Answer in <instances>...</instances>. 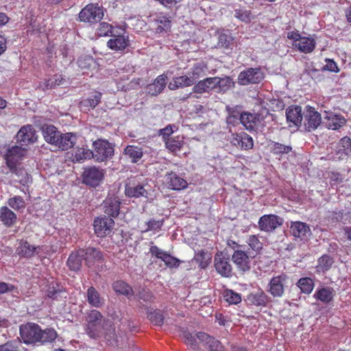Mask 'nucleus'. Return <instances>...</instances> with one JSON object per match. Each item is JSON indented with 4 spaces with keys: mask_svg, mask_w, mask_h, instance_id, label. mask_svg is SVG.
I'll return each instance as SVG.
<instances>
[{
    "mask_svg": "<svg viewBox=\"0 0 351 351\" xmlns=\"http://www.w3.org/2000/svg\"><path fill=\"white\" fill-rule=\"evenodd\" d=\"M198 333L199 332L193 335L186 330L182 332V336L183 338L184 339V343L194 350H198V345L197 342V339H198L197 335Z\"/></svg>",
    "mask_w": 351,
    "mask_h": 351,
    "instance_id": "13d9d810",
    "label": "nucleus"
},
{
    "mask_svg": "<svg viewBox=\"0 0 351 351\" xmlns=\"http://www.w3.org/2000/svg\"><path fill=\"white\" fill-rule=\"evenodd\" d=\"M0 221L4 226L10 228L17 221V215L7 206L0 208Z\"/></svg>",
    "mask_w": 351,
    "mask_h": 351,
    "instance_id": "72a5a7b5",
    "label": "nucleus"
},
{
    "mask_svg": "<svg viewBox=\"0 0 351 351\" xmlns=\"http://www.w3.org/2000/svg\"><path fill=\"white\" fill-rule=\"evenodd\" d=\"M194 84L189 75H182L173 78L169 82L168 88L170 90H176L180 88L190 86Z\"/></svg>",
    "mask_w": 351,
    "mask_h": 351,
    "instance_id": "a19ab883",
    "label": "nucleus"
},
{
    "mask_svg": "<svg viewBox=\"0 0 351 351\" xmlns=\"http://www.w3.org/2000/svg\"><path fill=\"white\" fill-rule=\"evenodd\" d=\"M207 68V64L203 61L196 62L193 64L191 71L189 73V75L194 84L197 80L206 74Z\"/></svg>",
    "mask_w": 351,
    "mask_h": 351,
    "instance_id": "79ce46f5",
    "label": "nucleus"
},
{
    "mask_svg": "<svg viewBox=\"0 0 351 351\" xmlns=\"http://www.w3.org/2000/svg\"><path fill=\"white\" fill-rule=\"evenodd\" d=\"M230 143L233 145L245 150L251 149L254 147V141L252 137L244 132L232 134L230 138Z\"/></svg>",
    "mask_w": 351,
    "mask_h": 351,
    "instance_id": "412c9836",
    "label": "nucleus"
},
{
    "mask_svg": "<svg viewBox=\"0 0 351 351\" xmlns=\"http://www.w3.org/2000/svg\"><path fill=\"white\" fill-rule=\"evenodd\" d=\"M264 117L261 113H251L243 112L241 117V124L248 131L252 132L262 125Z\"/></svg>",
    "mask_w": 351,
    "mask_h": 351,
    "instance_id": "ddd939ff",
    "label": "nucleus"
},
{
    "mask_svg": "<svg viewBox=\"0 0 351 351\" xmlns=\"http://www.w3.org/2000/svg\"><path fill=\"white\" fill-rule=\"evenodd\" d=\"M120 201L117 198L110 197L104 201V213L111 218L116 217L119 214Z\"/></svg>",
    "mask_w": 351,
    "mask_h": 351,
    "instance_id": "7c9ffc66",
    "label": "nucleus"
},
{
    "mask_svg": "<svg viewBox=\"0 0 351 351\" xmlns=\"http://www.w3.org/2000/svg\"><path fill=\"white\" fill-rule=\"evenodd\" d=\"M105 171L103 169L95 166L88 167L82 173V180L84 184L90 186H97L104 179Z\"/></svg>",
    "mask_w": 351,
    "mask_h": 351,
    "instance_id": "1a4fd4ad",
    "label": "nucleus"
},
{
    "mask_svg": "<svg viewBox=\"0 0 351 351\" xmlns=\"http://www.w3.org/2000/svg\"><path fill=\"white\" fill-rule=\"evenodd\" d=\"M265 75L261 68H247L241 71L237 77V83L241 86L257 84L264 79Z\"/></svg>",
    "mask_w": 351,
    "mask_h": 351,
    "instance_id": "423d86ee",
    "label": "nucleus"
},
{
    "mask_svg": "<svg viewBox=\"0 0 351 351\" xmlns=\"http://www.w3.org/2000/svg\"><path fill=\"white\" fill-rule=\"evenodd\" d=\"M333 263L334 260L332 256L328 254H324L318 259L317 270L326 272L331 268Z\"/></svg>",
    "mask_w": 351,
    "mask_h": 351,
    "instance_id": "864d4df0",
    "label": "nucleus"
},
{
    "mask_svg": "<svg viewBox=\"0 0 351 351\" xmlns=\"http://www.w3.org/2000/svg\"><path fill=\"white\" fill-rule=\"evenodd\" d=\"M270 152L274 155L282 156L283 154H289L292 151V147L290 145H286L278 142H271L269 145Z\"/></svg>",
    "mask_w": 351,
    "mask_h": 351,
    "instance_id": "8fccbe9b",
    "label": "nucleus"
},
{
    "mask_svg": "<svg viewBox=\"0 0 351 351\" xmlns=\"http://www.w3.org/2000/svg\"><path fill=\"white\" fill-rule=\"evenodd\" d=\"M149 253L152 256H155L163 261L165 265L169 268H177L180 264V261L178 258L162 250L156 245H152L150 247Z\"/></svg>",
    "mask_w": 351,
    "mask_h": 351,
    "instance_id": "f8f14e48",
    "label": "nucleus"
},
{
    "mask_svg": "<svg viewBox=\"0 0 351 351\" xmlns=\"http://www.w3.org/2000/svg\"><path fill=\"white\" fill-rule=\"evenodd\" d=\"M43 134L45 140L53 145L58 142L60 132L52 125H45L43 127Z\"/></svg>",
    "mask_w": 351,
    "mask_h": 351,
    "instance_id": "58836bf2",
    "label": "nucleus"
},
{
    "mask_svg": "<svg viewBox=\"0 0 351 351\" xmlns=\"http://www.w3.org/2000/svg\"><path fill=\"white\" fill-rule=\"evenodd\" d=\"M233 38L225 34L221 33L218 36L217 46L219 48L230 49L232 44Z\"/></svg>",
    "mask_w": 351,
    "mask_h": 351,
    "instance_id": "69168bd1",
    "label": "nucleus"
},
{
    "mask_svg": "<svg viewBox=\"0 0 351 351\" xmlns=\"http://www.w3.org/2000/svg\"><path fill=\"white\" fill-rule=\"evenodd\" d=\"M86 298L88 303L96 308L101 307L105 303L104 298L101 296L99 291L93 286L87 289Z\"/></svg>",
    "mask_w": 351,
    "mask_h": 351,
    "instance_id": "c9c22d12",
    "label": "nucleus"
},
{
    "mask_svg": "<svg viewBox=\"0 0 351 351\" xmlns=\"http://www.w3.org/2000/svg\"><path fill=\"white\" fill-rule=\"evenodd\" d=\"M305 128L308 131L315 130L320 125L322 121L321 114L310 108L305 115Z\"/></svg>",
    "mask_w": 351,
    "mask_h": 351,
    "instance_id": "bb28decb",
    "label": "nucleus"
},
{
    "mask_svg": "<svg viewBox=\"0 0 351 351\" xmlns=\"http://www.w3.org/2000/svg\"><path fill=\"white\" fill-rule=\"evenodd\" d=\"M164 180L167 187L171 190L180 191L188 186L186 180L172 171L165 173Z\"/></svg>",
    "mask_w": 351,
    "mask_h": 351,
    "instance_id": "2eb2a0df",
    "label": "nucleus"
},
{
    "mask_svg": "<svg viewBox=\"0 0 351 351\" xmlns=\"http://www.w3.org/2000/svg\"><path fill=\"white\" fill-rule=\"evenodd\" d=\"M285 275H280L273 277L269 284L267 292L274 298H281L285 293L284 282L286 280Z\"/></svg>",
    "mask_w": 351,
    "mask_h": 351,
    "instance_id": "aec40b11",
    "label": "nucleus"
},
{
    "mask_svg": "<svg viewBox=\"0 0 351 351\" xmlns=\"http://www.w3.org/2000/svg\"><path fill=\"white\" fill-rule=\"evenodd\" d=\"M246 301L248 304L257 307H266L270 302V298L263 291L258 289L247 295Z\"/></svg>",
    "mask_w": 351,
    "mask_h": 351,
    "instance_id": "6ab92c4d",
    "label": "nucleus"
},
{
    "mask_svg": "<svg viewBox=\"0 0 351 351\" xmlns=\"http://www.w3.org/2000/svg\"><path fill=\"white\" fill-rule=\"evenodd\" d=\"M83 251L85 265L95 271H101L106 262L104 252L99 248L91 246L83 248Z\"/></svg>",
    "mask_w": 351,
    "mask_h": 351,
    "instance_id": "7ed1b4c3",
    "label": "nucleus"
},
{
    "mask_svg": "<svg viewBox=\"0 0 351 351\" xmlns=\"http://www.w3.org/2000/svg\"><path fill=\"white\" fill-rule=\"evenodd\" d=\"M21 341L19 339H12L0 345V351H20Z\"/></svg>",
    "mask_w": 351,
    "mask_h": 351,
    "instance_id": "bf43d9fd",
    "label": "nucleus"
},
{
    "mask_svg": "<svg viewBox=\"0 0 351 351\" xmlns=\"http://www.w3.org/2000/svg\"><path fill=\"white\" fill-rule=\"evenodd\" d=\"M293 46L302 53H310L315 49L316 41L313 38L302 36L298 42L293 43Z\"/></svg>",
    "mask_w": 351,
    "mask_h": 351,
    "instance_id": "c85d7f7f",
    "label": "nucleus"
},
{
    "mask_svg": "<svg viewBox=\"0 0 351 351\" xmlns=\"http://www.w3.org/2000/svg\"><path fill=\"white\" fill-rule=\"evenodd\" d=\"M93 158L97 162H104L114 154V146L107 140L97 139L93 143Z\"/></svg>",
    "mask_w": 351,
    "mask_h": 351,
    "instance_id": "39448f33",
    "label": "nucleus"
},
{
    "mask_svg": "<svg viewBox=\"0 0 351 351\" xmlns=\"http://www.w3.org/2000/svg\"><path fill=\"white\" fill-rule=\"evenodd\" d=\"M19 332L23 342L27 345L52 342L57 337L54 329L42 330L38 324L31 322L20 326Z\"/></svg>",
    "mask_w": 351,
    "mask_h": 351,
    "instance_id": "f03ea898",
    "label": "nucleus"
},
{
    "mask_svg": "<svg viewBox=\"0 0 351 351\" xmlns=\"http://www.w3.org/2000/svg\"><path fill=\"white\" fill-rule=\"evenodd\" d=\"M296 285L300 289L301 292L305 294H310L315 285L313 280L308 277L300 278Z\"/></svg>",
    "mask_w": 351,
    "mask_h": 351,
    "instance_id": "3c124183",
    "label": "nucleus"
},
{
    "mask_svg": "<svg viewBox=\"0 0 351 351\" xmlns=\"http://www.w3.org/2000/svg\"><path fill=\"white\" fill-rule=\"evenodd\" d=\"M337 154H339V158L342 159L351 154V138L348 136L341 138L337 144Z\"/></svg>",
    "mask_w": 351,
    "mask_h": 351,
    "instance_id": "c03bdc74",
    "label": "nucleus"
},
{
    "mask_svg": "<svg viewBox=\"0 0 351 351\" xmlns=\"http://www.w3.org/2000/svg\"><path fill=\"white\" fill-rule=\"evenodd\" d=\"M335 295V291L332 287H322L317 289L313 297L324 304H329L334 300Z\"/></svg>",
    "mask_w": 351,
    "mask_h": 351,
    "instance_id": "4be33fe9",
    "label": "nucleus"
},
{
    "mask_svg": "<svg viewBox=\"0 0 351 351\" xmlns=\"http://www.w3.org/2000/svg\"><path fill=\"white\" fill-rule=\"evenodd\" d=\"M104 15V8L98 3H88L78 14L79 21L89 24L100 22Z\"/></svg>",
    "mask_w": 351,
    "mask_h": 351,
    "instance_id": "20e7f679",
    "label": "nucleus"
},
{
    "mask_svg": "<svg viewBox=\"0 0 351 351\" xmlns=\"http://www.w3.org/2000/svg\"><path fill=\"white\" fill-rule=\"evenodd\" d=\"M8 204L15 210H23L26 206V203L24 199L21 196H14L9 198L8 200Z\"/></svg>",
    "mask_w": 351,
    "mask_h": 351,
    "instance_id": "680f3d73",
    "label": "nucleus"
},
{
    "mask_svg": "<svg viewBox=\"0 0 351 351\" xmlns=\"http://www.w3.org/2000/svg\"><path fill=\"white\" fill-rule=\"evenodd\" d=\"M247 243L252 251L256 254L259 253L263 249V243L260 241L256 235H250L247 241Z\"/></svg>",
    "mask_w": 351,
    "mask_h": 351,
    "instance_id": "0e129e2a",
    "label": "nucleus"
},
{
    "mask_svg": "<svg viewBox=\"0 0 351 351\" xmlns=\"http://www.w3.org/2000/svg\"><path fill=\"white\" fill-rule=\"evenodd\" d=\"M114 226V219L106 215L95 218L93 222L95 233L97 237L100 238H103L110 234Z\"/></svg>",
    "mask_w": 351,
    "mask_h": 351,
    "instance_id": "0eeeda50",
    "label": "nucleus"
},
{
    "mask_svg": "<svg viewBox=\"0 0 351 351\" xmlns=\"http://www.w3.org/2000/svg\"><path fill=\"white\" fill-rule=\"evenodd\" d=\"M283 220L276 215H265L258 221V226L261 230L272 232L282 224Z\"/></svg>",
    "mask_w": 351,
    "mask_h": 351,
    "instance_id": "dca6fc26",
    "label": "nucleus"
},
{
    "mask_svg": "<svg viewBox=\"0 0 351 351\" xmlns=\"http://www.w3.org/2000/svg\"><path fill=\"white\" fill-rule=\"evenodd\" d=\"M83 248H79L73 251L66 261V265L69 269L74 271H80L84 260Z\"/></svg>",
    "mask_w": 351,
    "mask_h": 351,
    "instance_id": "a878e982",
    "label": "nucleus"
},
{
    "mask_svg": "<svg viewBox=\"0 0 351 351\" xmlns=\"http://www.w3.org/2000/svg\"><path fill=\"white\" fill-rule=\"evenodd\" d=\"M25 152V149L18 145H14L7 149L5 154V160L12 173H16V164L23 159Z\"/></svg>",
    "mask_w": 351,
    "mask_h": 351,
    "instance_id": "6e6552de",
    "label": "nucleus"
},
{
    "mask_svg": "<svg viewBox=\"0 0 351 351\" xmlns=\"http://www.w3.org/2000/svg\"><path fill=\"white\" fill-rule=\"evenodd\" d=\"M152 23L157 34L167 33L171 27V21L168 14L164 12L156 13L154 15Z\"/></svg>",
    "mask_w": 351,
    "mask_h": 351,
    "instance_id": "f3484780",
    "label": "nucleus"
},
{
    "mask_svg": "<svg viewBox=\"0 0 351 351\" xmlns=\"http://www.w3.org/2000/svg\"><path fill=\"white\" fill-rule=\"evenodd\" d=\"M17 141L22 145H28L37 141V134L32 125H25L21 128L16 135Z\"/></svg>",
    "mask_w": 351,
    "mask_h": 351,
    "instance_id": "4468645a",
    "label": "nucleus"
},
{
    "mask_svg": "<svg viewBox=\"0 0 351 351\" xmlns=\"http://www.w3.org/2000/svg\"><path fill=\"white\" fill-rule=\"evenodd\" d=\"M143 185L137 182L134 178H128L125 186V194L129 197H140L147 195Z\"/></svg>",
    "mask_w": 351,
    "mask_h": 351,
    "instance_id": "a211bd4d",
    "label": "nucleus"
},
{
    "mask_svg": "<svg viewBox=\"0 0 351 351\" xmlns=\"http://www.w3.org/2000/svg\"><path fill=\"white\" fill-rule=\"evenodd\" d=\"M76 141L77 136L74 133H60L58 138V142L55 143L54 146L62 150H68L73 147Z\"/></svg>",
    "mask_w": 351,
    "mask_h": 351,
    "instance_id": "5701e85b",
    "label": "nucleus"
},
{
    "mask_svg": "<svg viewBox=\"0 0 351 351\" xmlns=\"http://www.w3.org/2000/svg\"><path fill=\"white\" fill-rule=\"evenodd\" d=\"M113 290L119 294L129 296L133 294L132 288L123 280H117L112 284Z\"/></svg>",
    "mask_w": 351,
    "mask_h": 351,
    "instance_id": "09e8293b",
    "label": "nucleus"
},
{
    "mask_svg": "<svg viewBox=\"0 0 351 351\" xmlns=\"http://www.w3.org/2000/svg\"><path fill=\"white\" fill-rule=\"evenodd\" d=\"M286 117L288 122L293 123L294 125H299L302 121V107L299 106H289L286 110Z\"/></svg>",
    "mask_w": 351,
    "mask_h": 351,
    "instance_id": "e433bc0d",
    "label": "nucleus"
},
{
    "mask_svg": "<svg viewBox=\"0 0 351 351\" xmlns=\"http://www.w3.org/2000/svg\"><path fill=\"white\" fill-rule=\"evenodd\" d=\"M36 250L37 247L31 245L27 241L21 240L16 249V252L21 257L30 258L35 254Z\"/></svg>",
    "mask_w": 351,
    "mask_h": 351,
    "instance_id": "ea45409f",
    "label": "nucleus"
},
{
    "mask_svg": "<svg viewBox=\"0 0 351 351\" xmlns=\"http://www.w3.org/2000/svg\"><path fill=\"white\" fill-rule=\"evenodd\" d=\"M164 220H155L151 219L145 223V228L142 230V232H147L149 231H158L163 226Z\"/></svg>",
    "mask_w": 351,
    "mask_h": 351,
    "instance_id": "338daca9",
    "label": "nucleus"
},
{
    "mask_svg": "<svg viewBox=\"0 0 351 351\" xmlns=\"http://www.w3.org/2000/svg\"><path fill=\"white\" fill-rule=\"evenodd\" d=\"M254 257V254L252 255L251 252L245 251V248H243L241 250L234 252L232 260L239 269L246 271L250 270L251 259Z\"/></svg>",
    "mask_w": 351,
    "mask_h": 351,
    "instance_id": "9b49d317",
    "label": "nucleus"
},
{
    "mask_svg": "<svg viewBox=\"0 0 351 351\" xmlns=\"http://www.w3.org/2000/svg\"><path fill=\"white\" fill-rule=\"evenodd\" d=\"M197 337L199 341L208 346L210 351H225L221 343L207 333L199 332Z\"/></svg>",
    "mask_w": 351,
    "mask_h": 351,
    "instance_id": "393cba45",
    "label": "nucleus"
},
{
    "mask_svg": "<svg viewBox=\"0 0 351 351\" xmlns=\"http://www.w3.org/2000/svg\"><path fill=\"white\" fill-rule=\"evenodd\" d=\"M167 79V75L165 73L158 75L152 84L147 86V93L152 96L160 94L166 87Z\"/></svg>",
    "mask_w": 351,
    "mask_h": 351,
    "instance_id": "b1692460",
    "label": "nucleus"
},
{
    "mask_svg": "<svg viewBox=\"0 0 351 351\" xmlns=\"http://www.w3.org/2000/svg\"><path fill=\"white\" fill-rule=\"evenodd\" d=\"M64 291L60 288L59 284L54 282L49 285L45 290L47 296L52 300H58V297Z\"/></svg>",
    "mask_w": 351,
    "mask_h": 351,
    "instance_id": "603ef678",
    "label": "nucleus"
},
{
    "mask_svg": "<svg viewBox=\"0 0 351 351\" xmlns=\"http://www.w3.org/2000/svg\"><path fill=\"white\" fill-rule=\"evenodd\" d=\"M123 155L129 158L132 163L138 162L143 156V149L135 145H128L124 149Z\"/></svg>",
    "mask_w": 351,
    "mask_h": 351,
    "instance_id": "4c0bfd02",
    "label": "nucleus"
},
{
    "mask_svg": "<svg viewBox=\"0 0 351 351\" xmlns=\"http://www.w3.org/2000/svg\"><path fill=\"white\" fill-rule=\"evenodd\" d=\"M216 90L218 93H224L233 86V82L230 77L219 78L217 77Z\"/></svg>",
    "mask_w": 351,
    "mask_h": 351,
    "instance_id": "6e6d98bb",
    "label": "nucleus"
},
{
    "mask_svg": "<svg viewBox=\"0 0 351 351\" xmlns=\"http://www.w3.org/2000/svg\"><path fill=\"white\" fill-rule=\"evenodd\" d=\"M214 267L217 272L225 278L231 277L232 267L229 257L223 252H217L214 257Z\"/></svg>",
    "mask_w": 351,
    "mask_h": 351,
    "instance_id": "9d476101",
    "label": "nucleus"
},
{
    "mask_svg": "<svg viewBox=\"0 0 351 351\" xmlns=\"http://www.w3.org/2000/svg\"><path fill=\"white\" fill-rule=\"evenodd\" d=\"M147 318L153 324L159 326L163 324L165 319L162 313L159 310L148 312Z\"/></svg>",
    "mask_w": 351,
    "mask_h": 351,
    "instance_id": "e2e57ef3",
    "label": "nucleus"
},
{
    "mask_svg": "<svg viewBox=\"0 0 351 351\" xmlns=\"http://www.w3.org/2000/svg\"><path fill=\"white\" fill-rule=\"evenodd\" d=\"M226 123L228 126L235 127L241 123L243 112H241L238 106H226Z\"/></svg>",
    "mask_w": 351,
    "mask_h": 351,
    "instance_id": "473e14b6",
    "label": "nucleus"
},
{
    "mask_svg": "<svg viewBox=\"0 0 351 351\" xmlns=\"http://www.w3.org/2000/svg\"><path fill=\"white\" fill-rule=\"evenodd\" d=\"M101 93L99 91H95L93 96L83 100L81 101V104L86 107L94 108L101 102Z\"/></svg>",
    "mask_w": 351,
    "mask_h": 351,
    "instance_id": "052dcab7",
    "label": "nucleus"
},
{
    "mask_svg": "<svg viewBox=\"0 0 351 351\" xmlns=\"http://www.w3.org/2000/svg\"><path fill=\"white\" fill-rule=\"evenodd\" d=\"M223 300L230 305L238 304L242 300L241 294L229 289H226L223 292Z\"/></svg>",
    "mask_w": 351,
    "mask_h": 351,
    "instance_id": "de8ad7c7",
    "label": "nucleus"
},
{
    "mask_svg": "<svg viewBox=\"0 0 351 351\" xmlns=\"http://www.w3.org/2000/svg\"><path fill=\"white\" fill-rule=\"evenodd\" d=\"M234 16L239 21L248 23L253 19L252 11L245 6H239L234 10Z\"/></svg>",
    "mask_w": 351,
    "mask_h": 351,
    "instance_id": "a18cd8bd",
    "label": "nucleus"
},
{
    "mask_svg": "<svg viewBox=\"0 0 351 351\" xmlns=\"http://www.w3.org/2000/svg\"><path fill=\"white\" fill-rule=\"evenodd\" d=\"M114 27L107 22H100L96 33L99 37L113 36Z\"/></svg>",
    "mask_w": 351,
    "mask_h": 351,
    "instance_id": "5fc2aeb1",
    "label": "nucleus"
},
{
    "mask_svg": "<svg viewBox=\"0 0 351 351\" xmlns=\"http://www.w3.org/2000/svg\"><path fill=\"white\" fill-rule=\"evenodd\" d=\"M64 79L62 75H55L52 78L47 80L45 82V88L43 89H49L56 88L62 84Z\"/></svg>",
    "mask_w": 351,
    "mask_h": 351,
    "instance_id": "774afa93",
    "label": "nucleus"
},
{
    "mask_svg": "<svg viewBox=\"0 0 351 351\" xmlns=\"http://www.w3.org/2000/svg\"><path fill=\"white\" fill-rule=\"evenodd\" d=\"M211 254L205 250H199L194 256L195 262L201 269H206L211 262Z\"/></svg>",
    "mask_w": 351,
    "mask_h": 351,
    "instance_id": "49530a36",
    "label": "nucleus"
},
{
    "mask_svg": "<svg viewBox=\"0 0 351 351\" xmlns=\"http://www.w3.org/2000/svg\"><path fill=\"white\" fill-rule=\"evenodd\" d=\"M106 322V318L99 311L95 309L88 311L85 316L86 333L92 339H98L104 335L106 341L111 343V340H114L116 337L115 329L112 328L108 332H104Z\"/></svg>",
    "mask_w": 351,
    "mask_h": 351,
    "instance_id": "f257e3e1",
    "label": "nucleus"
},
{
    "mask_svg": "<svg viewBox=\"0 0 351 351\" xmlns=\"http://www.w3.org/2000/svg\"><path fill=\"white\" fill-rule=\"evenodd\" d=\"M216 80L217 77H207L203 80H200L193 86V91L195 93L201 94L216 90Z\"/></svg>",
    "mask_w": 351,
    "mask_h": 351,
    "instance_id": "c756f323",
    "label": "nucleus"
},
{
    "mask_svg": "<svg viewBox=\"0 0 351 351\" xmlns=\"http://www.w3.org/2000/svg\"><path fill=\"white\" fill-rule=\"evenodd\" d=\"M290 230L293 237L300 239H304L306 237L307 234L311 232V228L308 225L302 221L291 222Z\"/></svg>",
    "mask_w": 351,
    "mask_h": 351,
    "instance_id": "f704fd0d",
    "label": "nucleus"
},
{
    "mask_svg": "<svg viewBox=\"0 0 351 351\" xmlns=\"http://www.w3.org/2000/svg\"><path fill=\"white\" fill-rule=\"evenodd\" d=\"M107 42V47L111 50L116 51H123L130 44L128 36L123 35L115 36Z\"/></svg>",
    "mask_w": 351,
    "mask_h": 351,
    "instance_id": "cd10ccee",
    "label": "nucleus"
},
{
    "mask_svg": "<svg viewBox=\"0 0 351 351\" xmlns=\"http://www.w3.org/2000/svg\"><path fill=\"white\" fill-rule=\"evenodd\" d=\"M326 124L328 129L339 130L342 128L346 123V119L343 116L339 114H330L326 117Z\"/></svg>",
    "mask_w": 351,
    "mask_h": 351,
    "instance_id": "37998d69",
    "label": "nucleus"
},
{
    "mask_svg": "<svg viewBox=\"0 0 351 351\" xmlns=\"http://www.w3.org/2000/svg\"><path fill=\"white\" fill-rule=\"evenodd\" d=\"M73 160L80 162L86 159L93 158V151L88 149L79 148L73 155Z\"/></svg>",
    "mask_w": 351,
    "mask_h": 351,
    "instance_id": "4d7b16f0",
    "label": "nucleus"
},
{
    "mask_svg": "<svg viewBox=\"0 0 351 351\" xmlns=\"http://www.w3.org/2000/svg\"><path fill=\"white\" fill-rule=\"evenodd\" d=\"M164 143L168 151L173 155H176L178 152H180L185 145L184 138L181 135L173 136L165 141Z\"/></svg>",
    "mask_w": 351,
    "mask_h": 351,
    "instance_id": "2f4dec72",
    "label": "nucleus"
}]
</instances>
